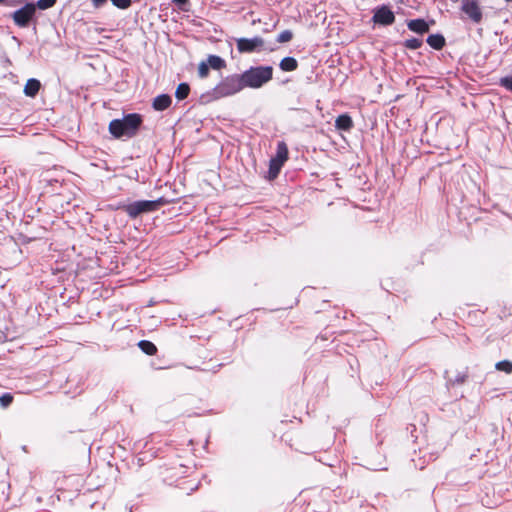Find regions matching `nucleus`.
Masks as SVG:
<instances>
[{"instance_id": "nucleus-13", "label": "nucleus", "mask_w": 512, "mask_h": 512, "mask_svg": "<svg viewBox=\"0 0 512 512\" xmlns=\"http://www.w3.org/2000/svg\"><path fill=\"white\" fill-rule=\"evenodd\" d=\"M335 126L340 130H349L353 126V122L350 116L343 114L336 118Z\"/></svg>"}, {"instance_id": "nucleus-25", "label": "nucleus", "mask_w": 512, "mask_h": 512, "mask_svg": "<svg viewBox=\"0 0 512 512\" xmlns=\"http://www.w3.org/2000/svg\"><path fill=\"white\" fill-rule=\"evenodd\" d=\"M500 83L503 87H505L507 90L512 91V76L504 77L500 80Z\"/></svg>"}, {"instance_id": "nucleus-6", "label": "nucleus", "mask_w": 512, "mask_h": 512, "mask_svg": "<svg viewBox=\"0 0 512 512\" xmlns=\"http://www.w3.org/2000/svg\"><path fill=\"white\" fill-rule=\"evenodd\" d=\"M461 11L474 23H480L483 18L480 0H461Z\"/></svg>"}, {"instance_id": "nucleus-26", "label": "nucleus", "mask_w": 512, "mask_h": 512, "mask_svg": "<svg viewBox=\"0 0 512 512\" xmlns=\"http://www.w3.org/2000/svg\"><path fill=\"white\" fill-rule=\"evenodd\" d=\"M13 400V397L10 395V394H3L1 397H0V404L3 406V407H7L9 404H11Z\"/></svg>"}, {"instance_id": "nucleus-21", "label": "nucleus", "mask_w": 512, "mask_h": 512, "mask_svg": "<svg viewBox=\"0 0 512 512\" xmlns=\"http://www.w3.org/2000/svg\"><path fill=\"white\" fill-rule=\"evenodd\" d=\"M422 45V40L418 38H411L405 41V46L409 49H418Z\"/></svg>"}, {"instance_id": "nucleus-20", "label": "nucleus", "mask_w": 512, "mask_h": 512, "mask_svg": "<svg viewBox=\"0 0 512 512\" xmlns=\"http://www.w3.org/2000/svg\"><path fill=\"white\" fill-rule=\"evenodd\" d=\"M209 74V65L206 61H202L198 65V75L200 78H206Z\"/></svg>"}, {"instance_id": "nucleus-23", "label": "nucleus", "mask_w": 512, "mask_h": 512, "mask_svg": "<svg viewBox=\"0 0 512 512\" xmlns=\"http://www.w3.org/2000/svg\"><path fill=\"white\" fill-rule=\"evenodd\" d=\"M112 4L119 9H127L131 6L132 0H111Z\"/></svg>"}, {"instance_id": "nucleus-17", "label": "nucleus", "mask_w": 512, "mask_h": 512, "mask_svg": "<svg viewBox=\"0 0 512 512\" xmlns=\"http://www.w3.org/2000/svg\"><path fill=\"white\" fill-rule=\"evenodd\" d=\"M190 87L187 83H180L175 91L178 100H183L189 95Z\"/></svg>"}, {"instance_id": "nucleus-4", "label": "nucleus", "mask_w": 512, "mask_h": 512, "mask_svg": "<svg viewBox=\"0 0 512 512\" xmlns=\"http://www.w3.org/2000/svg\"><path fill=\"white\" fill-rule=\"evenodd\" d=\"M164 203L165 201L162 198L153 201H136L124 206V210L130 217L136 218L138 215L142 213L155 211Z\"/></svg>"}, {"instance_id": "nucleus-24", "label": "nucleus", "mask_w": 512, "mask_h": 512, "mask_svg": "<svg viewBox=\"0 0 512 512\" xmlns=\"http://www.w3.org/2000/svg\"><path fill=\"white\" fill-rule=\"evenodd\" d=\"M292 32L289 31V30H284L282 31L279 35H278V42L280 43H285V42H289L291 39H292Z\"/></svg>"}, {"instance_id": "nucleus-10", "label": "nucleus", "mask_w": 512, "mask_h": 512, "mask_svg": "<svg viewBox=\"0 0 512 512\" xmlns=\"http://www.w3.org/2000/svg\"><path fill=\"white\" fill-rule=\"evenodd\" d=\"M40 87V81L35 78H31L25 84L24 94L28 97H35L36 94L39 92Z\"/></svg>"}, {"instance_id": "nucleus-18", "label": "nucleus", "mask_w": 512, "mask_h": 512, "mask_svg": "<svg viewBox=\"0 0 512 512\" xmlns=\"http://www.w3.org/2000/svg\"><path fill=\"white\" fill-rule=\"evenodd\" d=\"M138 346L147 355H154L157 351L156 346L150 341L142 340Z\"/></svg>"}, {"instance_id": "nucleus-28", "label": "nucleus", "mask_w": 512, "mask_h": 512, "mask_svg": "<svg viewBox=\"0 0 512 512\" xmlns=\"http://www.w3.org/2000/svg\"><path fill=\"white\" fill-rule=\"evenodd\" d=\"M5 0H0V3H3Z\"/></svg>"}, {"instance_id": "nucleus-1", "label": "nucleus", "mask_w": 512, "mask_h": 512, "mask_svg": "<svg viewBox=\"0 0 512 512\" xmlns=\"http://www.w3.org/2000/svg\"><path fill=\"white\" fill-rule=\"evenodd\" d=\"M242 84L240 75L234 74L227 76L217 84L213 90L203 94L200 99L203 103H209L220 98L234 95L244 89Z\"/></svg>"}, {"instance_id": "nucleus-12", "label": "nucleus", "mask_w": 512, "mask_h": 512, "mask_svg": "<svg viewBox=\"0 0 512 512\" xmlns=\"http://www.w3.org/2000/svg\"><path fill=\"white\" fill-rule=\"evenodd\" d=\"M408 28L416 33H426L429 30L428 24L422 19H415L408 22Z\"/></svg>"}, {"instance_id": "nucleus-9", "label": "nucleus", "mask_w": 512, "mask_h": 512, "mask_svg": "<svg viewBox=\"0 0 512 512\" xmlns=\"http://www.w3.org/2000/svg\"><path fill=\"white\" fill-rule=\"evenodd\" d=\"M373 21L381 25H390L395 21V16L388 7L382 6L375 11Z\"/></svg>"}, {"instance_id": "nucleus-5", "label": "nucleus", "mask_w": 512, "mask_h": 512, "mask_svg": "<svg viewBox=\"0 0 512 512\" xmlns=\"http://www.w3.org/2000/svg\"><path fill=\"white\" fill-rule=\"evenodd\" d=\"M288 159V148L284 142H279L275 157L270 160L269 177L274 179L278 176L283 164Z\"/></svg>"}, {"instance_id": "nucleus-15", "label": "nucleus", "mask_w": 512, "mask_h": 512, "mask_svg": "<svg viewBox=\"0 0 512 512\" xmlns=\"http://www.w3.org/2000/svg\"><path fill=\"white\" fill-rule=\"evenodd\" d=\"M427 43L434 49H441L445 44V39L442 35L433 34L428 36Z\"/></svg>"}, {"instance_id": "nucleus-7", "label": "nucleus", "mask_w": 512, "mask_h": 512, "mask_svg": "<svg viewBox=\"0 0 512 512\" xmlns=\"http://www.w3.org/2000/svg\"><path fill=\"white\" fill-rule=\"evenodd\" d=\"M36 13V5L27 3L12 14L15 24L19 27H26Z\"/></svg>"}, {"instance_id": "nucleus-14", "label": "nucleus", "mask_w": 512, "mask_h": 512, "mask_svg": "<svg viewBox=\"0 0 512 512\" xmlns=\"http://www.w3.org/2000/svg\"><path fill=\"white\" fill-rule=\"evenodd\" d=\"M206 62L208 63L209 68L214 70H221L226 66L225 61L217 55H209Z\"/></svg>"}, {"instance_id": "nucleus-19", "label": "nucleus", "mask_w": 512, "mask_h": 512, "mask_svg": "<svg viewBox=\"0 0 512 512\" xmlns=\"http://www.w3.org/2000/svg\"><path fill=\"white\" fill-rule=\"evenodd\" d=\"M496 369L499 371H504L506 373L512 372V362L508 360H503L498 363H496Z\"/></svg>"}, {"instance_id": "nucleus-22", "label": "nucleus", "mask_w": 512, "mask_h": 512, "mask_svg": "<svg viewBox=\"0 0 512 512\" xmlns=\"http://www.w3.org/2000/svg\"><path fill=\"white\" fill-rule=\"evenodd\" d=\"M56 3V0H38L36 5V8L38 7L41 10H46L50 7H52Z\"/></svg>"}, {"instance_id": "nucleus-2", "label": "nucleus", "mask_w": 512, "mask_h": 512, "mask_svg": "<svg viewBox=\"0 0 512 512\" xmlns=\"http://www.w3.org/2000/svg\"><path fill=\"white\" fill-rule=\"evenodd\" d=\"M140 123L141 118L138 114H129L122 119L112 120L109 124V131L116 138L131 137L137 131Z\"/></svg>"}, {"instance_id": "nucleus-8", "label": "nucleus", "mask_w": 512, "mask_h": 512, "mask_svg": "<svg viewBox=\"0 0 512 512\" xmlns=\"http://www.w3.org/2000/svg\"><path fill=\"white\" fill-rule=\"evenodd\" d=\"M237 49L241 53H251L263 46V39L260 37L254 38H239L237 39Z\"/></svg>"}, {"instance_id": "nucleus-27", "label": "nucleus", "mask_w": 512, "mask_h": 512, "mask_svg": "<svg viewBox=\"0 0 512 512\" xmlns=\"http://www.w3.org/2000/svg\"><path fill=\"white\" fill-rule=\"evenodd\" d=\"M91 1L93 3L94 7L99 8V7L103 6L107 0H91Z\"/></svg>"}, {"instance_id": "nucleus-16", "label": "nucleus", "mask_w": 512, "mask_h": 512, "mask_svg": "<svg viewBox=\"0 0 512 512\" xmlns=\"http://www.w3.org/2000/svg\"><path fill=\"white\" fill-rule=\"evenodd\" d=\"M281 70L283 71H294L298 64H297V61L295 58L293 57H285L281 60L280 64H279Z\"/></svg>"}, {"instance_id": "nucleus-11", "label": "nucleus", "mask_w": 512, "mask_h": 512, "mask_svg": "<svg viewBox=\"0 0 512 512\" xmlns=\"http://www.w3.org/2000/svg\"><path fill=\"white\" fill-rule=\"evenodd\" d=\"M171 104V97L167 94L157 96L153 100V108L157 111H163L167 109Z\"/></svg>"}, {"instance_id": "nucleus-3", "label": "nucleus", "mask_w": 512, "mask_h": 512, "mask_svg": "<svg viewBox=\"0 0 512 512\" xmlns=\"http://www.w3.org/2000/svg\"><path fill=\"white\" fill-rule=\"evenodd\" d=\"M273 69L270 66L252 67L240 75L243 88H260L272 79Z\"/></svg>"}]
</instances>
